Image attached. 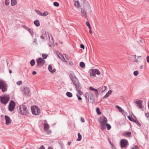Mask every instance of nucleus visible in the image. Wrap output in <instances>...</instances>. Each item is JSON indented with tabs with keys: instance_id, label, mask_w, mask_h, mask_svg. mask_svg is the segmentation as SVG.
Segmentation results:
<instances>
[{
	"instance_id": "nucleus-1",
	"label": "nucleus",
	"mask_w": 149,
	"mask_h": 149,
	"mask_svg": "<svg viewBox=\"0 0 149 149\" xmlns=\"http://www.w3.org/2000/svg\"><path fill=\"white\" fill-rule=\"evenodd\" d=\"M70 77L73 84L75 86V88H79L80 86H81V85L79 83L78 79L75 75H70Z\"/></svg>"
},
{
	"instance_id": "nucleus-2",
	"label": "nucleus",
	"mask_w": 149,
	"mask_h": 149,
	"mask_svg": "<svg viewBox=\"0 0 149 149\" xmlns=\"http://www.w3.org/2000/svg\"><path fill=\"white\" fill-rule=\"evenodd\" d=\"M98 121L102 130H104L106 128V124L107 122V120L106 118L104 116L103 117H100L98 119Z\"/></svg>"
},
{
	"instance_id": "nucleus-3",
	"label": "nucleus",
	"mask_w": 149,
	"mask_h": 149,
	"mask_svg": "<svg viewBox=\"0 0 149 149\" xmlns=\"http://www.w3.org/2000/svg\"><path fill=\"white\" fill-rule=\"evenodd\" d=\"M85 95L88 102L93 103L95 102V100L94 95L91 93L89 92H86L85 93Z\"/></svg>"
},
{
	"instance_id": "nucleus-4",
	"label": "nucleus",
	"mask_w": 149,
	"mask_h": 149,
	"mask_svg": "<svg viewBox=\"0 0 149 149\" xmlns=\"http://www.w3.org/2000/svg\"><path fill=\"white\" fill-rule=\"evenodd\" d=\"M31 108L32 113L33 115L37 116L39 115L40 113V110L37 106H31Z\"/></svg>"
},
{
	"instance_id": "nucleus-5",
	"label": "nucleus",
	"mask_w": 149,
	"mask_h": 149,
	"mask_svg": "<svg viewBox=\"0 0 149 149\" xmlns=\"http://www.w3.org/2000/svg\"><path fill=\"white\" fill-rule=\"evenodd\" d=\"M19 110L22 114L24 115L29 113L27 107L24 105H22L19 106Z\"/></svg>"
},
{
	"instance_id": "nucleus-6",
	"label": "nucleus",
	"mask_w": 149,
	"mask_h": 149,
	"mask_svg": "<svg viewBox=\"0 0 149 149\" xmlns=\"http://www.w3.org/2000/svg\"><path fill=\"white\" fill-rule=\"evenodd\" d=\"M100 72L97 69H91L89 71L90 76L92 78L95 77L96 74L100 75Z\"/></svg>"
},
{
	"instance_id": "nucleus-7",
	"label": "nucleus",
	"mask_w": 149,
	"mask_h": 149,
	"mask_svg": "<svg viewBox=\"0 0 149 149\" xmlns=\"http://www.w3.org/2000/svg\"><path fill=\"white\" fill-rule=\"evenodd\" d=\"M10 99L8 95H6L0 97V100L1 103L4 105L6 104L8 102Z\"/></svg>"
},
{
	"instance_id": "nucleus-8",
	"label": "nucleus",
	"mask_w": 149,
	"mask_h": 149,
	"mask_svg": "<svg viewBox=\"0 0 149 149\" xmlns=\"http://www.w3.org/2000/svg\"><path fill=\"white\" fill-rule=\"evenodd\" d=\"M7 85L6 82L3 80H0V89H1L3 92L7 91Z\"/></svg>"
},
{
	"instance_id": "nucleus-9",
	"label": "nucleus",
	"mask_w": 149,
	"mask_h": 149,
	"mask_svg": "<svg viewBox=\"0 0 149 149\" xmlns=\"http://www.w3.org/2000/svg\"><path fill=\"white\" fill-rule=\"evenodd\" d=\"M15 106V102L13 100L10 101L8 106V109L9 111H12L14 110Z\"/></svg>"
},
{
	"instance_id": "nucleus-10",
	"label": "nucleus",
	"mask_w": 149,
	"mask_h": 149,
	"mask_svg": "<svg viewBox=\"0 0 149 149\" xmlns=\"http://www.w3.org/2000/svg\"><path fill=\"white\" fill-rule=\"evenodd\" d=\"M143 101L141 100H138L135 102L134 103L136 104V107L139 108L143 109L144 107L142 105Z\"/></svg>"
},
{
	"instance_id": "nucleus-11",
	"label": "nucleus",
	"mask_w": 149,
	"mask_h": 149,
	"mask_svg": "<svg viewBox=\"0 0 149 149\" xmlns=\"http://www.w3.org/2000/svg\"><path fill=\"white\" fill-rule=\"evenodd\" d=\"M84 7V9L88 11H90L91 10V8L89 3L86 1H83Z\"/></svg>"
},
{
	"instance_id": "nucleus-12",
	"label": "nucleus",
	"mask_w": 149,
	"mask_h": 149,
	"mask_svg": "<svg viewBox=\"0 0 149 149\" xmlns=\"http://www.w3.org/2000/svg\"><path fill=\"white\" fill-rule=\"evenodd\" d=\"M58 56L63 62H67L66 59L68 60V56L65 54L62 55L61 54L59 53L58 54Z\"/></svg>"
},
{
	"instance_id": "nucleus-13",
	"label": "nucleus",
	"mask_w": 149,
	"mask_h": 149,
	"mask_svg": "<svg viewBox=\"0 0 149 149\" xmlns=\"http://www.w3.org/2000/svg\"><path fill=\"white\" fill-rule=\"evenodd\" d=\"M44 130L47 132L48 134L51 133L52 131L50 130H49V125L47 123H45L43 125Z\"/></svg>"
},
{
	"instance_id": "nucleus-14",
	"label": "nucleus",
	"mask_w": 149,
	"mask_h": 149,
	"mask_svg": "<svg viewBox=\"0 0 149 149\" xmlns=\"http://www.w3.org/2000/svg\"><path fill=\"white\" fill-rule=\"evenodd\" d=\"M36 62L38 65H42L45 64V60L41 58H38L36 59Z\"/></svg>"
},
{
	"instance_id": "nucleus-15",
	"label": "nucleus",
	"mask_w": 149,
	"mask_h": 149,
	"mask_svg": "<svg viewBox=\"0 0 149 149\" xmlns=\"http://www.w3.org/2000/svg\"><path fill=\"white\" fill-rule=\"evenodd\" d=\"M120 146L122 148L125 147L127 144L128 141L127 140L123 139L120 141Z\"/></svg>"
},
{
	"instance_id": "nucleus-16",
	"label": "nucleus",
	"mask_w": 149,
	"mask_h": 149,
	"mask_svg": "<svg viewBox=\"0 0 149 149\" xmlns=\"http://www.w3.org/2000/svg\"><path fill=\"white\" fill-rule=\"evenodd\" d=\"M29 88L27 87L25 88L22 90L23 93L26 96H27L29 95Z\"/></svg>"
},
{
	"instance_id": "nucleus-17",
	"label": "nucleus",
	"mask_w": 149,
	"mask_h": 149,
	"mask_svg": "<svg viewBox=\"0 0 149 149\" xmlns=\"http://www.w3.org/2000/svg\"><path fill=\"white\" fill-rule=\"evenodd\" d=\"M5 120H6V123L7 125L10 124L11 123V119L8 116H5Z\"/></svg>"
},
{
	"instance_id": "nucleus-18",
	"label": "nucleus",
	"mask_w": 149,
	"mask_h": 149,
	"mask_svg": "<svg viewBox=\"0 0 149 149\" xmlns=\"http://www.w3.org/2000/svg\"><path fill=\"white\" fill-rule=\"evenodd\" d=\"M53 66H48L49 70L51 73L53 74L56 72V69L53 67Z\"/></svg>"
},
{
	"instance_id": "nucleus-19",
	"label": "nucleus",
	"mask_w": 149,
	"mask_h": 149,
	"mask_svg": "<svg viewBox=\"0 0 149 149\" xmlns=\"http://www.w3.org/2000/svg\"><path fill=\"white\" fill-rule=\"evenodd\" d=\"M40 38L43 40H47V33L45 31H44L42 33Z\"/></svg>"
},
{
	"instance_id": "nucleus-20",
	"label": "nucleus",
	"mask_w": 149,
	"mask_h": 149,
	"mask_svg": "<svg viewBox=\"0 0 149 149\" xmlns=\"http://www.w3.org/2000/svg\"><path fill=\"white\" fill-rule=\"evenodd\" d=\"M89 89L91 91H95V95L96 97L98 96L99 93L97 89L94 88L93 87L91 86L89 87Z\"/></svg>"
},
{
	"instance_id": "nucleus-21",
	"label": "nucleus",
	"mask_w": 149,
	"mask_h": 149,
	"mask_svg": "<svg viewBox=\"0 0 149 149\" xmlns=\"http://www.w3.org/2000/svg\"><path fill=\"white\" fill-rule=\"evenodd\" d=\"M116 107L119 110L120 112L122 113L123 114L126 113L124 111V110L123 109H122V108L121 107H120L119 106L116 105Z\"/></svg>"
},
{
	"instance_id": "nucleus-22",
	"label": "nucleus",
	"mask_w": 149,
	"mask_h": 149,
	"mask_svg": "<svg viewBox=\"0 0 149 149\" xmlns=\"http://www.w3.org/2000/svg\"><path fill=\"white\" fill-rule=\"evenodd\" d=\"M107 88V87L106 86H103L101 88H98V90L99 91H100L101 92L103 93L104 92Z\"/></svg>"
},
{
	"instance_id": "nucleus-23",
	"label": "nucleus",
	"mask_w": 149,
	"mask_h": 149,
	"mask_svg": "<svg viewBox=\"0 0 149 149\" xmlns=\"http://www.w3.org/2000/svg\"><path fill=\"white\" fill-rule=\"evenodd\" d=\"M47 34H48V37L49 38V39L50 40V42H51V43H54L53 39L52 37V36L51 34H50L49 33H47Z\"/></svg>"
},
{
	"instance_id": "nucleus-24",
	"label": "nucleus",
	"mask_w": 149,
	"mask_h": 149,
	"mask_svg": "<svg viewBox=\"0 0 149 149\" xmlns=\"http://www.w3.org/2000/svg\"><path fill=\"white\" fill-rule=\"evenodd\" d=\"M81 13L82 14V15L83 16H84L86 17V13L85 11V9H83V8H81Z\"/></svg>"
},
{
	"instance_id": "nucleus-25",
	"label": "nucleus",
	"mask_w": 149,
	"mask_h": 149,
	"mask_svg": "<svg viewBox=\"0 0 149 149\" xmlns=\"http://www.w3.org/2000/svg\"><path fill=\"white\" fill-rule=\"evenodd\" d=\"M131 134V133L130 132H127L123 134V135L124 136L127 137H130Z\"/></svg>"
},
{
	"instance_id": "nucleus-26",
	"label": "nucleus",
	"mask_w": 149,
	"mask_h": 149,
	"mask_svg": "<svg viewBox=\"0 0 149 149\" xmlns=\"http://www.w3.org/2000/svg\"><path fill=\"white\" fill-rule=\"evenodd\" d=\"M112 91L111 90H109L107 94L103 97L104 98H105L108 97L109 95L111 93Z\"/></svg>"
},
{
	"instance_id": "nucleus-27",
	"label": "nucleus",
	"mask_w": 149,
	"mask_h": 149,
	"mask_svg": "<svg viewBox=\"0 0 149 149\" xmlns=\"http://www.w3.org/2000/svg\"><path fill=\"white\" fill-rule=\"evenodd\" d=\"M81 88V86H80V87L79 88H76V90L78 92L79 94L80 95H81L83 94V93L80 90V89Z\"/></svg>"
},
{
	"instance_id": "nucleus-28",
	"label": "nucleus",
	"mask_w": 149,
	"mask_h": 149,
	"mask_svg": "<svg viewBox=\"0 0 149 149\" xmlns=\"http://www.w3.org/2000/svg\"><path fill=\"white\" fill-rule=\"evenodd\" d=\"M134 58H135V61L136 62H138L140 61V58L141 56H137V58L138 59L136 58V55H134Z\"/></svg>"
},
{
	"instance_id": "nucleus-29",
	"label": "nucleus",
	"mask_w": 149,
	"mask_h": 149,
	"mask_svg": "<svg viewBox=\"0 0 149 149\" xmlns=\"http://www.w3.org/2000/svg\"><path fill=\"white\" fill-rule=\"evenodd\" d=\"M34 23L35 25L37 27H38L40 25V22L38 20H36L34 22Z\"/></svg>"
},
{
	"instance_id": "nucleus-30",
	"label": "nucleus",
	"mask_w": 149,
	"mask_h": 149,
	"mask_svg": "<svg viewBox=\"0 0 149 149\" xmlns=\"http://www.w3.org/2000/svg\"><path fill=\"white\" fill-rule=\"evenodd\" d=\"M74 6L78 8H79L80 7L79 3L78 1H75L74 0Z\"/></svg>"
},
{
	"instance_id": "nucleus-31",
	"label": "nucleus",
	"mask_w": 149,
	"mask_h": 149,
	"mask_svg": "<svg viewBox=\"0 0 149 149\" xmlns=\"http://www.w3.org/2000/svg\"><path fill=\"white\" fill-rule=\"evenodd\" d=\"M11 5L13 6H15L17 3L16 0H11Z\"/></svg>"
},
{
	"instance_id": "nucleus-32",
	"label": "nucleus",
	"mask_w": 149,
	"mask_h": 149,
	"mask_svg": "<svg viewBox=\"0 0 149 149\" xmlns=\"http://www.w3.org/2000/svg\"><path fill=\"white\" fill-rule=\"evenodd\" d=\"M66 95L69 97H71L72 96V94L70 92H67L66 94Z\"/></svg>"
},
{
	"instance_id": "nucleus-33",
	"label": "nucleus",
	"mask_w": 149,
	"mask_h": 149,
	"mask_svg": "<svg viewBox=\"0 0 149 149\" xmlns=\"http://www.w3.org/2000/svg\"><path fill=\"white\" fill-rule=\"evenodd\" d=\"M78 138L77 139V141H80L82 138V136L79 133H78Z\"/></svg>"
},
{
	"instance_id": "nucleus-34",
	"label": "nucleus",
	"mask_w": 149,
	"mask_h": 149,
	"mask_svg": "<svg viewBox=\"0 0 149 149\" xmlns=\"http://www.w3.org/2000/svg\"><path fill=\"white\" fill-rule=\"evenodd\" d=\"M28 31L31 34V36H33V30L30 28H29L28 29Z\"/></svg>"
},
{
	"instance_id": "nucleus-35",
	"label": "nucleus",
	"mask_w": 149,
	"mask_h": 149,
	"mask_svg": "<svg viewBox=\"0 0 149 149\" xmlns=\"http://www.w3.org/2000/svg\"><path fill=\"white\" fill-rule=\"evenodd\" d=\"M35 12L38 15L40 16H41L42 14V13L39 10H35Z\"/></svg>"
},
{
	"instance_id": "nucleus-36",
	"label": "nucleus",
	"mask_w": 149,
	"mask_h": 149,
	"mask_svg": "<svg viewBox=\"0 0 149 149\" xmlns=\"http://www.w3.org/2000/svg\"><path fill=\"white\" fill-rule=\"evenodd\" d=\"M39 149H45V146H43L42 145L41 146L40 148ZM48 149H53L52 147H49Z\"/></svg>"
},
{
	"instance_id": "nucleus-37",
	"label": "nucleus",
	"mask_w": 149,
	"mask_h": 149,
	"mask_svg": "<svg viewBox=\"0 0 149 149\" xmlns=\"http://www.w3.org/2000/svg\"><path fill=\"white\" fill-rule=\"evenodd\" d=\"M135 121L133 122L136 123L138 125L140 126L141 125V124L139 122L136 120H134Z\"/></svg>"
},
{
	"instance_id": "nucleus-38",
	"label": "nucleus",
	"mask_w": 149,
	"mask_h": 149,
	"mask_svg": "<svg viewBox=\"0 0 149 149\" xmlns=\"http://www.w3.org/2000/svg\"><path fill=\"white\" fill-rule=\"evenodd\" d=\"M30 64L31 65H34L35 61L34 60L32 59L30 62Z\"/></svg>"
},
{
	"instance_id": "nucleus-39",
	"label": "nucleus",
	"mask_w": 149,
	"mask_h": 149,
	"mask_svg": "<svg viewBox=\"0 0 149 149\" xmlns=\"http://www.w3.org/2000/svg\"><path fill=\"white\" fill-rule=\"evenodd\" d=\"M96 112L99 115H100L101 114V113L100 111V109L99 108H97L96 109Z\"/></svg>"
},
{
	"instance_id": "nucleus-40",
	"label": "nucleus",
	"mask_w": 149,
	"mask_h": 149,
	"mask_svg": "<svg viewBox=\"0 0 149 149\" xmlns=\"http://www.w3.org/2000/svg\"><path fill=\"white\" fill-rule=\"evenodd\" d=\"M48 12L47 11H45V12H44L43 13H42V14H41L42 15H41V16H46L47 15H48Z\"/></svg>"
},
{
	"instance_id": "nucleus-41",
	"label": "nucleus",
	"mask_w": 149,
	"mask_h": 149,
	"mask_svg": "<svg viewBox=\"0 0 149 149\" xmlns=\"http://www.w3.org/2000/svg\"><path fill=\"white\" fill-rule=\"evenodd\" d=\"M107 126V129L108 130H110L111 128V126L108 124H106V126Z\"/></svg>"
},
{
	"instance_id": "nucleus-42",
	"label": "nucleus",
	"mask_w": 149,
	"mask_h": 149,
	"mask_svg": "<svg viewBox=\"0 0 149 149\" xmlns=\"http://www.w3.org/2000/svg\"><path fill=\"white\" fill-rule=\"evenodd\" d=\"M42 56L44 59H45L47 58V55L45 54H42Z\"/></svg>"
},
{
	"instance_id": "nucleus-43",
	"label": "nucleus",
	"mask_w": 149,
	"mask_h": 149,
	"mask_svg": "<svg viewBox=\"0 0 149 149\" xmlns=\"http://www.w3.org/2000/svg\"><path fill=\"white\" fill-rule=\"evenodd\" d=\"M127 117H128V118L130 120V121H132V122H133L134 121H135L134 120V119H133V118H132V117H131L130 116H127Z\"/></svg>"
},
{
	"instance_id": "nucleus-44",
	"label": "nucleus",
	"mask_w": 149,
	"mask_h": 149,
	"mask_svg": "<svg viewBox=\"0 0 149 149\" xmlns=\"http://www.w3.org/2000/svg\"><path fill=\"white\" fill-rule=\"evenodd\" d=\"M139 73V72L138 71L136 70L134 72V76H136L138 75V74Z\"/></svg>"
},
{
	"instance_id": "nucleus-45",
	"label": "nucleus",
	"mask_w": 149,
	"mask_h": 149,
	"mask_svg": "<svg viewBox=\"0 0 149 149\" xmlns=\"http://www.w3.org/2000/svg\"><path fill=\"white\" fill-rule=\"evenodd\" d=\"M10 2L9 0H5V4L6 6H8L9 5Z\"/></svg>"
},
{
	"instance_id": "nucleus-46",
	"label": "nucleus",
	"mask_w": 149,
	"mask_h": 149,
	"mask_svg": "<svg viewBox=\"0 0 149 149\" xmlns=\"http://www.w3.org/2000/svg\"><path fill=\"white\" fill-rule=\"evenodd\" d=\"M53 4L54 6L56 7H58L59 5V3L57 2H54Z\"/></svg>"
},
{
	"instance_id": "nucleus-47",
	"label": "nucleus",
	"mask_w": 149,
	"mask_h": 149,
	"mask_svg": "<svg viewBox=\"0 0 149 149\" xmlns=\"http://www.w3.org/2000/svg\"><path fill=\"white\" fill-rule=\"evenodd\" d=\"M22 84V81H18L17 82V84L18 85H20Z\"/></svg>"
},
{
	"instance_id": "nucleus-48",
	"label": "nucleus",
	"mask_w": 149,
	"mask_h": 149,
	"mask_svg": "<svg viewBox=\"0 0 149 149\" xmlns=\"http://www.w3.org/2000/svg\"><path fill=\"white\" fill-rule=\"evenodd\" d=\"M138 147L137 146H135L131 148V149H138Z\"/></svg>"
},
{
	"instance_id": "nucleus-49",
	"label": "nucleus",
	"mask_w": 149,
	"mask_h": 149,
	"mask_svg": "<svg viewBox=\"0 0 149 149\" xmlns=\"http://www.w3.org/2000/svg\"><path fill=\"white\" fill-rule=\"evenodd\" d=\"M76 96L77 97L79 100H81L82 99V98L80 97L78 94H76Z\"/></svg>"
},
{
	"instance_id": "nucleus-50",
	"label": "nucleus",
	"mask_w": 149,
	"mask_h": 149,
	"mask_svg": "<svg viewBox=\"0 0 149 149\" xmlns=\"http://www.w3.org/2000/svg\"><path fill=\"white\" fill-rule=\"evenodd\" d=\"M86 25L88 27L89 26H90V24L89 23V22H88V21H87L86 22Z\"/></svg>"
},
{
	"instance_id": "nucleus-51",
	"label": "nucleus",
	"mask_w": 149,
	"mask_h": 149,
	"mask_svg": "<svg viewBox=\"0 0 149 149\" xmlns=\"http://www.w3.org/2000/svg\"><path fill=\"white\" fill-rule=\"evenodd\" d=\"M22 26L23 28L25 29H26L28 30V29H29L27 26L25 25H23Z\"/></svg>"
},
{
	"instance_id": "nucleus-52",
	"label": "nucleus",
	"mask_w": 149,
	"mask_h": 149,
	"mask_svg": "<svg viewBox=\"0 0 149 149\" xmlns=\"http://www.w3.org/2000/svg\"><path fill=\"white\" fill-rule=\"evenodd\" d=\"M81 121L83 123L85 122L84 119L83 117H81Z\"/></svg>"
},
{
	"instance_id": "nucleus-53",
	"label": "nucleus",
	"mask_w": 149,
	"mask_h": 149,
	"mask_svg": "<svg viewBox=\"0 0 149 149\" xmlns=\"http://www.w3.org/2000/svg\"><path fill=\"white\" fill-rule=\"evenodd\" d=\"M34 42L35 43V45H37V39L36 38H34Z\"/></svg>"
},
{
	"instance_id": "nucleus-54",
	"label": "nucleus",
	"mask_w": 149,
	"mask_h": 149,
	"mask_svg": "<svg viewBox=\"0 0 149 149\" xmlns=\"http://www.w3.org/2000/svg\"><path fill=\"white\" fill-rule=\"evenodd\" d=\"M80 47L82 48L83 49H84V46L83 44H81L80 45Z\"/></svg>"
},
{
	"instance_id": "nucleus-55",
	"label": "nucleus",
	"mask_w": 149,
	"mask_h": 149,
	"mask_svg": "<svg viewBox=\"0 0 149 149\" xmlns=\"http://www.w3.org/2000/svg\"><path fill=\"white\" fill-rule=\"evenodd\" d=\"M79 65H85V63L83 62H80Z\"/></svg>"
},
{
	"instance_id": "nucleus-56",
	"label": "nucleus",
	"mask_w": 149,
	"mask_h": 149,
	"mask_svg": "<svg viewBox=\"0 0 149 149\" xmlns=\"http://www.w3.org/2000/svg\"><path fill=\"white\" fill-rule=\"evenodd\" d=\"M138 42L139 43H141L143 42L142 40L140 39L139 40Z\"/></svg>"
},
{
	"instance_id": "nucleus-57",
	"label": "nucleus",
	"mask_w": 149,
	"mask_h": 149,
	"mask_svg": "<svg viewBox=\"0 0 149 149\" xmlns=\"http://www.w3.org/2000/svg\"><path fill=\"white\" fill-rule=\"evenodd\" d=\"M147 62L149 63V56H148L147 57Z\"/></svg>"
},
{
	"instance_id": "nucleus-58",
	"label": "nucleus",
	"mask_w": 149,
	"mask_h": 149,
	"mask_svg": "<svg viewBox=\"0 0 149 149\" xmlns=\"http://www.w3.org/2000/svg\"><path fill=\"white\" fill-rule=\"evenodd\" d=\"M36 74V72L35 71H33L32 72V74H33V75Z\"/></svg>"
},
{
	"instance_id": "nucleus-59",
	"label": "nucleus",
	"mask_w": 149,
	"mask_h": 149,
	"mask_svg": "<svg viewBox=\"0 0 149 149\" xmlns=\"http://www.w3.org/2000/svg\"><path fill=\"white\" fill-rule=\"evenodd\" d=\"M139 68L141 69H143V66H140V67H139Z\"/></svg>"
},
{
	"instance_id": "nucleus-60",
	"label": "nucleus",
	"mask_w": 149,
	"mask_h": 149,
	"mask_svg": "<svg viewBox=\"0 0 149 149\" xmlns=\"http://www.w3.org/2000/svg\"><path fill=\"white\" fill-rule=\"evenodd\" d=\"M68 144L69 145H70L71 144V142L70 141H69L68 142Z\"/></svg>"
},
{
	"instance_id": "nucleus-61",
	"label": "nucleus",
	"mask_w": 149,
	"mask_h": 149,
	"mask_svg": "<svg viewBox=\"0 0 149 149\" xmlns=\"http://www.w3.org/2000/svg\"><path fill=\"white\" fill-rule=\"evenodd\" d=\"M9 73L10 74L12 73V70H9Z\"/></svg>"
},
{
	"instance_id": "nucleus-62",
	"label": "nucleus",
	"mask_w": 149,
	"mask_h": 149,
	"mask_svg": "<svg viewBox=\"0 0 149 149\" xmlns=\"http://www.w3.org/2000/svg\"><path fill=\"white\" fill-rule=\"evenodd\" d=\"M89 31V32H90V33L91 34H92V31H91V30H90Z\"/></svg>"
},
{
	"instance_id": "nucleus-63",
	"label": "nucleus",
	"mask_w": 149,
	"mask_h": 149,
	"mask_svg": "<svg viewBox=\"0 0 149 149\" xmlns=\"http://www.w3.org/2000/svg\"><path fill=\"white\" fill-rule=\"evenodd\" d=\"M88 27V28H89V29L90 30H91V26H89Z\"/></svg>"
},
{
	"instance_id": "nucleus-64",
	"label": "nucleus",
	"mask_w": 149,
	"mask_h": 149,
	"mask_svg": "<svg viewBox=\"0 0 149 149\" xmlns=\"http://www.w3.org/2000/svg\"><path fill=\"white\" fill-rule=\"evenodd\" d=\"M82 68H84L85 66H80Z\"/></svg>"
}]
</instances>
